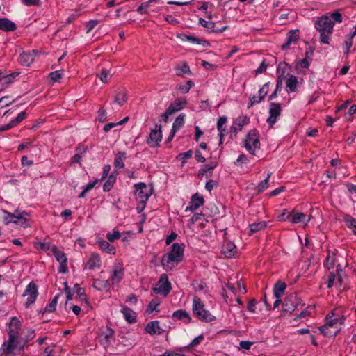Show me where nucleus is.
<instances>
[{"mask_svg": "<svg viewBox=\"0 0 356 356\" xmlns=\"http://www.w3.org/2000/svg\"><path fill=\"white\" fill-rule=\"evenodd\" d=\"M177 37L183 41H188L193 44H200L204 47H209L211 46V44L209 41L199 38L197 37L187 35L186 34H179Z\"/></svg>", "mask_w": 356, "mask_h": 356, "instance_id": "nucleus-17", "label": "nucleus"}, {"mask_svg": "<svg viewBox=\"0 0 356 356\" xmlns=\"http://www.w3.org/2000/svg\"><path fill=\"white\" fill-rule=\"evenodd\" d=\"M122 313L123 314V316L127 322L133 323L137 321L136 312L131 309L129 307H123L122 309Z\"/></svg>", "mask_w": 356, "mask_h": 356, "instance_id": "nucleus-27", "label": "nucleus"}, {"mask_svg": "<svg viewBox=\"0 0 356 356\" xmlns=\"http://www.w3.org/2000/svg\"><path fill=\"white\" fill-rule=\"evenodd\" d=\"M216 167V164L209 165V164L203 165L199 170L197 177L200 179H202L203 176L209 171H212Z\"/></svg>", "mask_w": 356, "mask_h": 356, "instance_id": "nucleus-39", "label": "nucleus"}, {"mask_svg": "<svg viewBox=\"0 0 356 356\" xmlns=\"http://www.w3.org/2000/svg\"><path fill=\"white\" fill-rule=\"evenodd\" d=\"M64 290H65V293H66L67 302L71 300L72 299V296H73L74 293L71 290V289L68 286V284H67V282H65L64 283Z\"/></svg>", "mask_w": 356, "mask_h": 356, "instance_id": "nucleus-59", "label": "nucleus"}, {"mask_svg": "<svg viewBox=\"0 0 356 356\" xmlns=\"http://www.w3.org/2000/svg\"><path fill=\"white\" fill-rule=\"evenodd\" d=\"M249 160L246 155L242 154H240L236 159V161L234 162V164L236 165H242L243 164H247L248 163Z\"/></svg>", "mask_w": 356, "mask_h": 356, "instance_id": "nucleus-58", "label": "nucleus"}, {"mask_svg": "<svg viewBox=\"0 0 356 356\" xmlns=\"http://www.w3.org/2000/svg\"><path fill=\"white\" fill-rule=\"evenodd\" d=\"M266 226L267 224L265 221L254 222L250 225V235L265 229Z\"/></svg>", "mask_w": 356, "mask_h": 356, "instance_id": "nucleus-33", "label": "nucleus"}, {"mask_svg": "<svg viewBox=\"0 0 356 356\" xmlns=\"http://www.w3.org/2000/svg\"><path fill=\"white\" fill-rule=\"evenodd\" d=\"M185 114H180L174 121L172 129V131H177L184 124Z\"/></svg>", "mask_w": 356, "mask_h": 356, "instance_id": "nucleus-36", "label": "nucleus"}, {"mask_svg": "<svg viewBox=\"0 0 356 356\" xmlns=\"http://www.w3.org/2000/svg\"><path fill=\"white\" fill-rule=\"evenodd\" d=\"M145 331L151 334H161L164 330L159 327V322L158 321H153L149 322L145 328Z\"/></svg>", "mask_w": 356, "mask_h": 356, "instance_id": "nucleus-20", "label": "nucleus"}, {"mask_svg": "<svg viewBox=\"0 0 356 356\" xmlns=\"http://www.w3.org/2000/svg\"><path fill=\"white\" fill-rule=\"evenodd\" d=\"M321 333L327 337H335L340 330V328L335 327L334 330H331V328L327 325H323L319 327Z\"/></svg>", "mask_w": 356, "mask_h": 356, "instance_id": "nucleus-30", "label": "nucleus"}, {"mask_svg": "<svg viewBox=\"0 0 356 356\" xmlns=\"http://www.w3.org/2000/svg\"><path fill=\"white\" fill-rule=\"evenodd\" d=\"M172 317L180 320L185 323H189L191 321L189 314L184 309H178L174 312Z\"/></svg>", "mask_w": 356, "mask_h": 356, "instance_id": "nucleus-22", "label": "nucleus"}, {"mask_svg": "<svg viewBox=\"0 0 356 356\" xmlns=\"http://www.w3.org/2000/svg\"><path fill=\"white\" fill-rule=\"evenodd\" d=\"M278 220H282V221H286V220H289L290 221L291 220V213H289L286 209L283 211V212L280 215L278 216Z\"/></svg>", "mask_w": 356, "mask_h": 356, "instance_id": "nucleus-61", "label": "nucleus"}, {"mask_svg": "<svg viewBox=\"0 0 356 356\" xmlns=\"http://www.w3.org/2000/svg\"><path fill=\"white\" fill-rule=\"evenodd\" d=\"M116 181V175L111 174L110 175L106 182L104 183L103 186V191L104 192H108L111 190V188L113 186V184H115Z\"/></svg>", "mask_w": 356, "mask_h": 356, "instance_id": "nucleus-35", "label": "nucleus"}, {"mask_svg": "<svg viewBox=\"0 0 356 356\" xmlns=\"http://www.w3.org/2000/svg\"><path fill=\"white\" fill-rule=\"evenodd\" d=\"M33 54L31 52H23L19 57V63L26 67L30 66V65L33 62Z\"/></svg>", "mask_w": 356, "mask_h": 356, "instance_id": "nucleus-25", "label": "nucleus"}, {"mask_svg": "<svg viewBox=\"0 0 356 356\" xmlns=\"http://www.w3.org/2000/svg\"><path fill=\"white\" fill-rule=\"evenodd\" d=\"M172 104L174 105V106L177 109V111H179L185 107V106L187 104V102L186 99H184L181 101H175Z\"/></svg>", "mask_w": 356, "mask_h": 356, "instance_id": "nucleus-60", "label": "nucleus"}, {"mask_svg": "<svg viewBox=\"0 0 356 356\" xmlns=\"http://www.w3.org/2000/svg\"><path fill=\"white\" fill-rule=\"evenodd\" d=\"M120 237H121L120 233L119 232V231H118L116 229H113L112 233L108 232L106 234V238L110 242H113L115 240L119 239Z\"/></svg>", "mask_w": 356, "mask_h": 356, "instance_id": "nucleus-50", "label": "nucleus"}, {"mask_svg": "<svg viewBox=\"0 0 356 356\" xmlns=\"http://www.w3.org/2000/svg\"><path fill=\"white\" fill-rule=\"evenodd\" d=\"M124 270L121 264H116L113 266V273L109 279L112 284H118L123 279Z\"/></svg>", "mask_w": 356, "mask_h": 356, "instance_id": "nucleus-14", "label": "nucleus"}, {"mask_svg": "<svg viewBox=\"0 0 356 356\" xmlns=\"http://www.w3.org/2000/svg\"><path fill=\"white\" fill-rule=\"evenodd\" d=\"M97 243L101 250L111 254H115V248L112 245H111L108 241L103 239H99L97 241Z\"/></svg>", "mask_w": 356, "mask_h": 356, "instance_id": "nucleus-28", "label": "nucleus"}, {"mask_svg": "<svg viewBox=\"0 0 356 356\" xmlns=\"http://www.w3.org/2000/svg\"><path fill=\"white\" fill-rule=\"evenodd\" d=\"M13 218L15 220H13V223L19 225L21 227H28L29 223V214L25 211H19L18 209H16L13 213H12Z\"/></svg>", "mask_w": 356, "mask_h": 356, "instance_id": "nucleus-12", "label": "nucleus"}, {"mask_svg": "<svg viewBox=\"0 0 356 356\" xmlns=\"http://www.w3.org/2000/svg\"><path fill=\"white\" fill-rule=\"evenodd\" d=\"M300 39L299 30H291L288 32L286 42L281 46L282 50H287L291 44H296Z\"/></svg>", "mask_w": 356, "mask_h": 356, "instance_id": "nucleus-16", "label": "nucleus"}, {"mask_svg": "<svg viewBox=\"0 0 356 356\" xmlns=\"http://www.w3.org/2000/svg\"><path fill=\"white\" fill-rule=\"evenodd\" d=\"M227 118L226 116H220L217 121V129L219 132H226V129L223 126L227 123Z\"/></svg>", "mask_w": 356, "mask_h": 356, "instance_id": "nucleus-47", "label": "nucleus"}, {"mask_svg": "<svg viewBox=\"0 0 356 356\" xmlns=\"http://www.w3.org/2000/svg\"><path fill=\"white\" fill-rule=\"evenodd\" d=\"M127 91L124 89H118L115 92L113 103L122 106L127 102Z\"/></svg>", "mask_w": 356, "mask_h": 356, "instance_id": "nucleus-23", "label": "nucleus"}, {"mask_svg": "<svg viewBox=\"0 0 356 356\" xmlns=\"http://www.w3.org/2000/svg\"><path fill=\"white\" fill-rule=\"evenodd\" d=\"M282 107L280 104L272 102L269 107V117L267 118V122L270 127H273L277 122V118L281 115Z\"/></svg>", "mask_w": 356, "mask_h": 356, "instance_id": "nucleus-10", "label": "nucleus"}, {"mask_svg": "<svg viewBox=\"0 0 356 356\" xmlns=\"http://www.w3.org/2000/svg\"><path fill=\"white\" fill-rule=\"evenodd\" d=\"M271 175H272L271 172L268 173L267 177H266V179L259 182V184L257 186V193H260L264 191L266 189L268 188V181H269V179H270Z\"/></svg>", "mask_w": 356, "mask_h": 356, "instance_id": "nucleus-42", "label": "nucleus"}, {"mask_svg": "<svg viewBox=\"0 0 356 356\" xmlns=\"http://www.w3.org/2000/svg\"><path fill=\"white\" fill-rule=\"evenodd\" d=\"M19 329L9 327V339L5 341L2 346L3 351L6 354H10L15 348L18 347V332Z\"/></svg>", "mask_w": 356, "mask_h": 356, "instance_id": "nucleus-5", "label": "nucleus"}, {"mask_svg": "<svg viewBox=\"0 0 356 356\" xmlns=\"http://www.w3.org/2000/svg\"><path fill=\"white\" fill-rule=\"evenodd\" d=\"M301 303V300L296 295H289L284 298L282 305V312L291 314L293 312Z\"/></svg>", "mask_w": 356, "mask_h": 356, "instance_id": "nucleus-7", "label": "nucleus"}, {"mask_svg": "<svg viewBox=\"0 0 356 356\" xmlns=\"http://www.w3.org/2000/svg\"><path fill=\"white\" fill-rule=\"evenodd\" d=\"M134 195L140 199L143 204H145L151 195V191L148 189L147 185L143 182L134 184Z\"/></svg>", "mask_w": 356, "mask_h": 356, "instance_id": "nucleus-8", "label": "nucleus"}, {"mask_svg": "<svg viewBox=\"0 0 356 356\" xmlns=\"http://www.w3.org/2000/svg\"><path fill=\"white\" fill-rule=\"evenodd\" d=\"M23 296H28L27 300L24 304V306L28 308L29 306L35 303V300L38 296L37 285L33 282H30L26 286Z\"/></svg>", "mask_w": 356, "mask_h": 356, "instance_id": "nucleus-9", "label": "nucleus"}, {"mask_svg": "<svg viewBox=\"0 0 356 356\" xmlns=\"http://www.w3.org/2000/svg\"><path fill=\"white\" fill-rule=\"evenodd\" d=\"M110 280H102L99 279L95 280L93 282V287L99 291L108 290L110 287Z\"/></svg>", "mask_w": 356, "mask_h": 356, "instance_id": "nucleus-29", "label": "nucleus"}, {"mask_svg": "<svg viewBox=\"0 0 356 356\" xmlns=\"http://www.w3.org/2000/svg\"><path fill=\"white\" fill-rule=\"evenodd\" d=\"M17 29V25L8 18H0V30L5 32L14 31Z\"/></svg>", "mask_w": 356, "mask_h": 356, "instance_id": "nucleus-21", "label": "nucleus"}, {"mask_svg": "<svg viewBox=\"0 0 356 356\" xmlns=\"http://www.w3.org/2000/svg\"><path fill=\"white\" fill-rule=\"evenodd\" d=\"M21 322L17 317H13L11 318L9 327L20 329Z\"/></svg>", "mask_w": 356, "mask_h": 356, "instance_id": "nucleus-64", "label": "nucleus"}, {"mask_svg": "<svg viewBox=\"0 0 356 356\" xmlns=\"http://www.w3.org/2000/svg\"><path fill=\"white\" fill-rule=\"evenodd\" d=\"M269 82L266 83L262 86V87L259 90V97H260V99L264 100L265 97L268 92L269 90Z\"/></svg>", "mask_w": 356, "mask_h": 356, "instance_id": "nucleus-49", "label": "nucleus"}, {"mask_svg": "<svg viewBox=\"0 0 356 356\" xmlns=\"http://www.w3.org/2000/svg\"><path fill=\"white\" fill-rule=\"evenodd\" d=\"M249 122L250 118L248 116L238 117L234 121V124L238 128L239 130H241L245 124H248Z\"/></svg>", "mask_w": 356, "mask_h": 356, "instance_id": "nucleus-41", "label": "nucleus"}, {"mask_svg": "<svg viewBox=\"0 0 356 356\" xmlns=\"http://www.w3.org/2000/svg\"><path fill=\"white\" fill-rule=\"evenodd\" d=\"M103 83H107L111 77L110 72L106 68H102L99 74L97 75Z\"/></svg>", "mask_w": 356, "mask_h": 356, "instance_id": "nucleus-45", "label": "nucleus"}, {"mask_svg": "<svg viewBox=\"0 0 356 356\" xmlns=\"http://www.w3.org/2000/svg\"><path fill=\"white\" fill-rule=\"evenodd\" d=\"M192 154H193V150L190 149V150H188L187 152H185L179 154L177 156V159L178 160H179L181 159H183L182 163H181V166H183L184 163H185V160L187 159L191 158L192 156Z\"/></svg>", "mask_w": 356, "mask_h": 356, "instance_id": "nucleus-56", "label": "nucleus"}, {"mask_svg": "<svg viewBox=\"0 0 356 356\" xmlns=\"http://www.w3.org/2000/svg\"><path fill=\"white\" fill-rule=\"evenodd\" d=\"M177 75L183 76V74H191L189 65L186 62H184L180 67L176 69Z\"/></svg>", "mask_w": 356, "mask_h": 356, "instance_id": "nucleus-43", "label": "nucleus"}, {"mask_svg": "<svg viewBox=\"0 0 356 356\" xmlns=\"http://www.w3.org/2000/svg\"><path fill=\"white\" fill-rule=\"evenodd\" d=\"M156 0H149L146 2H143L140 4V6L136 9V11L140 14H147V8L149 7L150 3L156 1Z\"/></svg>", "mask_w": 356, "mask_h": 356, "instance_id": "nucleus-44", "label": "nucleus"}, {"mask_svg": "<svg viewBox=\"0 0 356 356\" xmlns=\"http://www.w3.org/2000/svg\"><path fill=\"white\" fill-rule=\"evenodd\" d=\"M26 117V113L25 111H22L18 114L15 119L10 121L13 127L19 124Z\"/></svg>", "mask_w": 356, "mask_h": 356, "instance_id": "nucleus-53", "label": "nucleus"}, {"mask_svg": "<svg viewBox=\"0 0 356 356\" xmlns=\"http://www.w3.org/2000/svg\"><path fill=\"white\" fill-rule=\"evenodd\" d=\"M222 253L227 258L235 257L237 254V248L232 242H227L222 248Z\"/></svg>", "mask_w": 356, "mask_h": 356, "instance_id": "nucleus-19", "label": "nucleus"}, {"mask_svg": "<svg viewBox=\"0 0 356 356\" xmlns=\"http://www.w3.org/2000/svg\"><path fill=\"white\" fill-rule=\"evenodd\" d=\"M204 203V200L202 195H200L198 193L193 194L189 202V204L186 207L185 211H191L194 212L199 207L202 206Z\"/></svg>", "mask_w": 356, "mask_h": 356, "instance_id": "nucleus-13", "label": "nucleus"}, {"mask_svg": "<svg viewBox=\"0 0 356 356\" xmlns=\"http://www.w3.org/2000/svg\"><path fill=\"white\" fill-rule=\"evenodd\" d=\"M286 289V284L281 280H278L273 287V295L276 298H280L284 293Z\"/></svg>", "mask_w": 356, "mask_h": 356, "instance_id": "nucleus-24", "label": "nucleus"}, {"mask_svg": "<svg viewBox=\"0 0 356 356\" xmlns=\"http://www.w3.org/2000/svg\"><path fill=\"white\" fill-rule=\"evenodd\" d=\"M257 303V301L256 300V299L252 298V300H250L249 301V302L248 303V306H247L248 310L252 313H254L255 309H256Z\"/></svg>", "mask_w": 356, "mask_h": 356, "instance_id": "nucleus-63", "label": "nucleus"}, {"mask_svg": "<svg viewBox=\"0 0 356 356\" xmlns=\"http://www.w3.org/2000/svg\"><path fill=\"white\" fill-rule=\"evenodd\" d=\"M194 86V83L189 80L185 84L180 85L179 86V90L183 93H187L189 92L190 89Z\"/></svg>", "mask_w": 356, "mask_h": 356, "instance_id": "nucleus-51", "label": "nucleus"}, {"mask_svg": "<svg viewBox=\"0 0 356 356\" xmlns=\"http://www.w3.org/2000/svg\"><path fill=\"white\" fill-rule=\"evenodd\" d=\"M184 244L174 243L170 251L163 255L161 261V266L166 270H172L184 259Z\"/></svg>", "mask_w": 356, "mask_h": 356, "instance_id": "nucleus-1", "label": "nucleus"}, {"mask_svg": "<svg viewBox=\"0 0 356 356\" xmlns=\"http://www.w3.org/2000/svg\"><path fill=\"white\" fill-rule=\"evenodd\" d=\"M63 70H56L51 72L49 77L54 81H58L63 76Z\"/></svg>", "mask_w": 356, "mask_h": 356, "instance_id": "nucleus-52", "label": "nucleus"}, {"mask_svg": "<svg viewBox=\"0 0 356 356\" xmlns=\"http://www.w3.org/2000/svg\"><path fill=\"white\" fill-rule=\"evenodd\" d=\"M260 145L258 131L255 129L250 130L246 136L244 147L250 154L255 155V152L260 149Z\"/></svg>", "mask_w": 356, "mask_h": 356, "instance_id": "nucleus-4", "label": "nucleus"}, {"mask_svg": "<svg viewBox=\"0 0 356 356\" xmlns=\"http://www.w3.org/2000/svg\"><path fill=\"white\" fill-rule=\"evenodd\" d=\"M127 158L125 152L119 151L115 154L113 165L116 168H123L124 167V161Z\"/></svg>", "mask_w": 356, "mask_h": 356, "instance_id": "nucleus-26", "label": "nucleus"}, {"mask_svg": "<svg viewBox=\"0 0 356 356\" xmlns=\"http://www.w3.org/2000/svg\"><path fill=\"white\" fill-rule=\"evenodd\" d=\"M287 67V63L285 62L284 63H280L278 65L277 69V77H280L283 79V76L285 73L286 67Z\"/></svg>", "mask_w": 356, "mask_h": 356, "instance_id": "nucleus-55", "label": "nucleus"}, {"mask_svg": "<svg viewBox=\"0 0 356 356\" xmlns=\"http://www.w3.org/2000/svg\"><path fill=\"white\" fill-rule=\"evenodd\" d=\"M193 314L199 320L204 322H211L216 319L214 316L205 309L204 303L197 296L193 298Z\"/></svg>", "mask_w": 356, "mask_h": 356, "instance_id": "nucleus-3", "label": "nucleus"}, {"mask_svg": "<svg viewBox=\"0 0 356 356\" xmlns=\"http://www.w3.org/2000/svg\"><path fill=\"white\" fill-rule=\"evenodd\" d=\"M334 22L329 17L328 14L318 17L314 22L316 31L320 33V42L330 44V36L332 34Z\"/></svg>", "mask_w": 356, "mask_h": 356, "instance_id": "nucleus-2", "label": "nucleus"}, {"mask_svg": "<svg viewBox=\"0 0 356 356\" xmlns=\"http://www.w3.org/2000/svg\"><path fill=\"white\" fill-rule=\"evenodd\" d=\"M343 221L347 227L351 229L353 234L356 235V219L349 214H346L343 216Z\"/></svg>", "mask_w": 356, "mask_h": 356, "instance_id": "nucleus-31", "label": "nucleus"}, {"mask_svg": "<svg viewBox=\"0 0 356 356\" xmlns=\"http://www.w3.org/2000/svg\"><path fill=\"white\" fill-rule=\"evenodd\" d=\"M329 17L332 20V22H334V24L336 22L341 23L343 20L342 15L339 10H335L333 13H331Z\"/></svg>", "mask_w": 356, "mask_h": 356, "instance_id": "nucleus-48", "label": "nucleus"}, {"mask_svg": "<svg viewBox=\"0 0 356 356\" xmlns=\"http://www.w3.org/2000/svg\"><path fill=\"white\" fill-rule=\"evenodd\" d=\"M218 185V183L216 180L210 179L208 181H207L205 184V188L208 191H211L214 187H216Z\"/></svg>", "mask_w": 356, "mask_h": 356, "instance_id": "nucleus-62", "label": "nucleus"}, {"mask_svg": "<svg viewBox=\"0 0 356 356\" xmlns=\"http://www.w3.org/2000/svg\"><path fill=\"white\" fill-rule=\"evenodd\" d=\"M199 23L201 24L203 27L207 28L208 29H213L215 27V23L213 22H208L202 18L199 19Z\"/></svg>", "mask_w": 356, "mask_h": 356, "instance_id": "nucleus-57", "label": "nucleus"}, {"mask_svg": "<svg viewBox=\"0 0 356 356\" xmlns=\"http://www.w3.org/2000/svg\"><path fill=\"white\" fill-rule=\"evenodd\" d=\"M159 305H160V302L158 300L154 299V300H151L149 302V303L148 304V306L147 308V312L149 313H151L154 310L157 311L156 308Z\"/></svg>", "mask_w": 356, "mask_h": 356, "instance_id": "nucleus-54", "label": "nucleus"}, {"mask_svg": "<svg viewBox=\"0 0 356 356\" xmlns=\"http://www.w3.org/2000/svg\"><path fill=\"white\" fill-rule=\"evenodd\" d=\"M114 334V331L108 326L102 327L99 334V342L105 348L108 346L111 343L110 338Z\"/></svg>", "mask_w": 356, "mask_h": 356, "instance_id": "nucleus-15", "label": "nucleus"}, {"mask_svg": "<svg viewBox=\"0 0 356 356\" xmlns=\"http://www.w3.org/2000/svg\"><path fill=\"white\" fill-rule=\"evenodd\" d=\"M53 253L59 263H67V257L63 251L59 250L56 247L53 248Z\"/></svg>", "mask_w": 356, "mask_h": 356, "instance_id": "nucleus-37", "label": "nucleus"}, {"mask_svg": "<svg viewBox=\"0 0 356 356\" xmlns=\"http://www.w3.org/2000/svg\"><path fill=\"white\" fill-rule=\"evenodd\" d=\"M19 74V72H15L13 73L9 74H5L4 78H3V80L2 82V86H9L11 83L13 82V80L15 79V78L17 77Z\"/></svg>", "mask_w": 356, "mask_h": 356, "instance_id": "nucleus-40", "label": "nucleus"}, {"mask_svg": "<svg viewBox=\"0 0 356 356\" xmlns=\"http://www.w3.org/2000/svg\"><path fill=\"white\" fill-rule=\"evenodd\" d=\"M58 296H59V295H57L54 298V299L51 300V302L48 305H47L43 313L52 312L56 310Z\"/></svg>", "mask_w": 356, "mask_h": 356, "instance_id": "nucleus-46", "label": "nucleus"}, {"mask_svg": "<svg viewBox=\"0 0 356 356\" xmlns=\"http://www.w3.org/2000/svg\"><path fill=\"white\" fill-rule=\"evenodd\" d=\"M298 79L294 75H291L286 81V88L289 92H296L297 90Z\"/></svg>", "mask_w": 356, "mask_h": 356, "instance_id": "nucleus-32", "label": "nucleus"}, {"mask_svg": "<svg viewBox=\"0 0 356 356\" xmlns=\"http://www.w3.org/2000/svg\"><path fill=\"white\" fill-rule=\"evenodd\" d=\"M327 252H328V254L326 257L324 265L327 269L330 270V269L334 268V266L335 253L331 252L330 250H327Z\"/></svg>", "mask_w": 356, "mask_h": 356, "instance_id": "nucleus-34", "label": "nucleus"}, {"mask_svg": "<svg viewBox=\"0 0 356 356\" xmlns=\"http://www.w3.org/2000/svg\"><path fill=\"white\" fill-rule=\"evenodd\" d=\"M305 217L306 216L303 213L293 211L291 212V218L290 222L293 223L302 222L305 220Z\"/></svg>", "mask_w": 356, "mask_h": 356, "instance_id": "nucleus-38", "label": "nucleus"}, {"mask_svg": "<svg viewBox=\"0 0 356 356\" xmlns=\"http://www.w3.org/2000/svg\"><path fill=\"white\" fill-rule=\"evenodd\" d=\"M172 289L171 283L168 280V276L163 273L161 275L159 280L152 288L154 292L156 294H161L166 297Z\"/></svg>", "mask_w": 356, "mask_h": 356, "instance_id": "nucleus-6", "label": "nucleus"}, {"mask_svg": "<svg viewBox=\"0 0 356 356\" xmlns=\"http://www.w3.org/2000/svg\"><path fill=\"white\" fill-rule=\"evenodd\" d=\"M100 267L101 259L99 254L96 252L91 253L85 268H88L89 270H93L95 268H100Z\"/></svg>", "mask_w": 356, "mask_h": 356, "instance_id": "nucleus-18", "label": "nucleus"}, {"mask_svg": "<svg viewBox=\"0 0 356 356\" xmlns=\"http://www.w3.org/2000/svg\"><path fill=\"white\" fill-rule=\"evenodd\" d=\"M161 126L156 124L155 128L151 130L147 143L150 147H156L159 145V143L161 141Z\"/></svg>", "mask_w": 356, "mask_h": 356, "instance_id": "nucleus-11", "label": "nucleus"}]
</instances>
